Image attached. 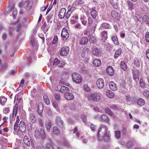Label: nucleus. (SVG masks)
Instances as JSON below:
<instances>
[{
	"instance_id": "f257e3e1",
	"label": "nucleus",
	"mask_w": 149,
	"mask_h": 149,
	"mask_svg": "<svg viewBox=\"0 0 149 149\" xmlns=\"http://www.w3.org/2000/svg\"><path fill=\"white\" fill-rule=\"evenodd\" d=\"M108 128L105 125L101 124L97 133V136L100 140H103L108 142L110 140V131L108 130Z\"/></svg>"
},
{
	"instance_id": "f03ea898",
	"label": "nucleus",
	"mask_w": 149,
	"mask_h": 149,
	"mask_svg": "<svg viewBox=\"0 0 149 149\" xmlns=\"http://www.w3.org/2000/svg\"><path fill=\"white\" fill-rule=\"evenodd\" d=\"M72 77L73 81L76 83H80L82 80L81 76L77 73H73L72 74Z\"/></svg>"
},
{
	"instance_id": "7ed1b4c3",
	"label": "nucleus",
	"mask_w": 149,
	"mask_h": 149,
	"mask_svg": "<svg viewBox=\"0 0 149 149\" xmlns=\"http://www.w3.org/2000/svg\"><path fill=\"white\" fill-rule=\"evenodd\" d=\"M88 100H91L95 102H97L100 99V95L97 93H95L91 94L88 98Z\"/></svg>"
},
{
	"instance_id": "20e7f679",
	"label": "nucleus",
	"mask_w": 149,
	"mask_h": 149,
	"mask_svg": "<svg viewBox=\"0 0 149 149\" xmlns=\"http://www.w3.org/2000/svg\"><path fill=\"white\" fill-rule=\"evenodd\" d=\"M61 36L63 40H66L69 37V34L66 28H64L62 29Z\"/></svg>"
},
{
	"instance_id": "39448f33",
	"label": "nucleus",
	"mask_w": 149,
	"mask_h": 149,
	"mask_svg": "<svg viewBox=\"0 0 149 149\" xmlns=\"http://www.w3.org/2000/svg\"><path fill=\"white\" fill-rule=\"evenodd\" d=\"M57 88V89L55 88L56 90L61 93L67 92L70 90V88L68 87L64 86H61L60 85H58Z\"/></svg>"
},
{
	"instance_id": "423d86ee",
	"label": "nucleus",
	"mask_w": 149,
	"mask_h": 149,
	"mask_svg": "<svg viewBox=\"0 0 149 149\" xmlns=\"http://www.w3.org/2000/svg\"><path fill=\"white\" fill-rule=\"evenodd\" d=\"M23 141L24 143H25L27 146H30V145L31 143V145L33 144V139H31L30 140L28 137V136H26V135H25L24 136L23 138Z\"/></svg>"
},
{
	"instance_id": "0eeeda50",
	"label": "nucleus",
	"mask_w": 149,
	"mask_h": 149,
	"mask_svg": "<svg viewBox=\"0 0 149 149\" xmlns=\"http://www.w3.org/2000/svg\"><path fill=\"white\" fill-rule=\"evenodd\" d=\"M69 52V48L68 47H63L60 52V55L63 56H66Z\"/></svg>"
},
{
	"instance_id": "6e6552de",
	"label": "nucleus",
	"mask_w": 149,
	"mask_h": 149,
	"mask_svg": "<svg viewBox=\"0 0 149 149\" xmlns=\"http://www.w3.org/2000/svg\"><path fill=\"white\" fill-rule=\"evenodd\" d=\"M0 68L1 70H6L8 66V64L3 60L0 59Z\"/></svg>"
},
{
	"instance_id": "1a4fd4ad",
	"label": "nucleus",
	"mask_w": 149,
	"mask_h": 149,
	"mask_svg": "<svg viewBox=\"0 0 149 149\" xmlns=\"http://www.w3.org/2000/svg\"><path fill=\"white\" fill-rule=\"evenodd\" d=\"M56 124L58 125L61 128H63L64 126V124L63 120L59 117H57L56 120Z\"/></svg>"
},
{
	"instance_id": "9d476101",
	"label": "nucleus",
	"mask_w": 149,
	"mask_h": 149,
	"mask_svg": "<svg viewBox=\"0 0 149 149\" xmlns=\"http://www.w3.org/2000/svg\"><path fill=\"white\" fill-rule=\"evenodd\" d=\"M96 84L98 88H102L104 86V80L102 78H99L97 80Z\"/></svg>"
},
{
	"instance_id": "9b49d317",
	"label": "nucleus",
	"mask_w": 149,
	"mask_h": 149,
	"mask_svg": "<svg viewBox=\"0 0 149 149\" xmlns=\"http://www.w3.org/2000/svg\"><path fill=\"white\" fill-rule=\"evenodd\" d=\"M64 97L67 100H72L74 98V96L73 94L71 93L66 92L64 95Z\"/></svg>"
},
{
	"instance_id": "f8f14e48",
	"label": "nucleus",
	"mask_w": 149,
	"mask_h": 149,
	"mask_svg": "<svg viewBox=\"0 0 149 149\" xmlns=\"http://www.w3.org/2000/svg\"><path fill=\"white\" fill-rule=\"evenodd\" d=\"M66 12V9L64 8H62L60 10L58 16L60 19L64 18L65 16Z\"/></svg>"
},
{
	"instance_id": "ddd939ff",
	"label": "nucleus",
	"mask_w": 149,
	"mask_h": 149,
	"mask_svg": "<svg viewBox=\"0 0 149 149\" xmlns=\"http://www.w3.org/2000/svg\"><path fill=\"white\" fill-rule=\"evenodd\" d=\"M26 125L24 122L21 121L19 125V129L22 132H24L26 130Z\"/></svg>"
},
{
	"instance_id": "4468645a",
	"label": "nucleus",
	"mask_w": 149,
	"mask_h": 149,
	"mask_svg": "<svg viewBox=\"0 0 149 149\" xmlns=\"http://www.w3.org/2000/svg\"><path fill=\"white\" fill-rule=\"evenodd\" d=\"M100 120L101 122H102L103 121H104L107 123H108V124H109V121L110 120L108 116L106 114H102L100 116Z\"/></svg>"
},
{
	"instance_id": "2eb2a0df",
	"label": "nucleus",
	"mask_w": 149,
	"mask_h": 149,
	"mask_svg": "<svg viewBox=\"0 0 149 149\" xmlns=\"http://www.w3.org/2000/svg\"><path fill=\"white\" fill-rule=\"evenodd\" d=\"M132 72L133 74V79L134 81H136L137 79H139L138 76L139 74V70H132Z\"/></svg>"
},
{
	"instance_id": "dca6fc26",
	"label": "nucleus",
	"mask_w": 149,
	"mask_h": 149,
	"mask_svg": "<svg viewBox=\"0 0 149 149\" xmlns=\"http://www.w3.org/2000/svg\"><path fill=\"white\" fill-rule=\"evenodd\" d=\"M45 124V126L47 131L48 132H49L50 128H51L52 126L53 125L52 121L51 120H49L47 121Z\"/></svg>"
},
{
	"instance_id": "f3484780",
	"label": "nucleus",
	"mask_w": 149,
	"mask_h": 149,
	"mask_svg": "<svg viewBox=\"0 0 149 149\" xmlns=\"http://www.w3.org/2000/svg\"><path fill=\"white\" fill-rule=\"evenodd\" d=\"M109 87L113 91H116L117 89V87L116 84L113 82L111 81L109 84Z\"/></svg>"
},
{
	"instance_id": "a211bd4d",
	"label": "nucleus",
	"mask_w": 149,
	"mask_h": 149,
	"mask_svg": "<svg viewBox=\"0 0 149 149\" xmlns=\"http://www.w3.org/2000/svg\"><path fill=\"white\" fill-rule=\"evenodd\" d=\"M29 119L30 121L33 123H34L36 122V119L33 112H30Z\"/></svg>"
},
{
	"instance_id": "6ab92c4d",
	"label": "nucleus",
	"mask_w": 149,
	"mask_h": 149,
	"mask_svg": "<svg viewBox=\"0 0 149 149\" xmlns=\"http://www.w3.org/2000/svg\"><path fill=\"white\" fill-rule=\"evenodd\" d=\"M88 41V38L87 37H84L81 38L79 43L81 45H84L86 44L87 43Z\"/></svg>"
},
{
	"instance_id": "aec40b11",
	"label": "nucleus",
	"mask_w": 149,
	"mask_h": 149,
	"mask_svg": "<svg viewBox=\"0 0 149 149\" xmlns=\"http://www.w3.org/2000/svg\"><path fill=\"white\" fill-rule=\"evenodd\" d=\"M110 3L113 6L115 9H117L118 8V0H109Z\"/></svg>"
},
{
	"instance_id": "412c9836",
	"label": "nucleus",
	"mask_w": 149,
	"mask_h": 149,
	"mask_svg": "<svg viewBox=\"0 0 149 149\" xmlns=\"http://www.w3.org/2000/svg\"><path fill=\"white\" fill-rule=\"evenodd\" d=\"M122 52V49L121 48H119L115 52L114 58L115 59L117 58L121 54Z\"/></svg>"
},
{
	"instance_id": "4be33fe9",
	"label": "nucleus",
	"mask_w": 149,
	"mask_h": 149,
	"mask_svg": "<svg viewBox=\"0 0 149 149\" xmlns=\"http://www.w3.org/2000/svg\"><path fill=\"white\" fill-rule=\"evenodd\" d=\"M107 71L108 74L110 76H112L114 74V70L111 66L108 67L107 69Z\"/></svg>"
},
{
	"instance_id": "5701e85b",
	"label": "nucleus",
	"mask_w": 149,
	"mask_h": 149,
	"mask_svg": "<svg viewBox=\"0 0 149 149\" xmlns=\"http://www.w3.org/2000/svg\"><path fill=\"white\" fill-rule=\"evenodd\" d=\"M101 34L102 35V40H103V41H105L107 40L108 38L107 31H104L102 32Z\"/></svg>"
},
{
	"instance_id": "b1692460",
	"label": "nucleus",
	"mask_w": 149,
	"mask_h": 149,
	"mask_svg": "<svg viewBox=\"0 0 149 149\" xmlns=\"http://www.w3.org/2000/svg\"><path fill=\"white\" fill-rule=\"evenodd\" d=\"M18 107L17 105L16 104L15 107L13 108V112L12 113V118H13L14 115L15 116L17 115L18 110Z\"/></svg>"
},
{
	"instance_id": "393cba45",
	"label": "nucleus",
	"mask_w": 149,
	"mask_h": 149,
	"mask_svg": "<svg viewBox=\"0 0 149 149\" xmlns=\"http://www.w3.org/2000/svg\"><path fill=\"white\" fill-rule=\"evenodd\" d=\"M93 66L96 67L100 66L101 64V61L99 59H95L93 62Z\"/></svg>"
},
{
	"instance_id": "a878e982",
	"label": "nucleus",
	"mask_w": 149,
	"mask_h": 149,
	"mask_svg": "<svg viewBox=\"0 0 149 149\" xmlns=\"http://www.w3.org/2000/svg\"><path fill=\"white\" fill-rule=\"evenodd\" d=\"M91 16L93 18L95 19L96 18L97 16V12L95 10V7H93L92 8V10L91 12Z\"/></svg>"
},
{
	"instance_id": "bb28decb",
	"label": "nucleus",
	"mask_w": 149,
	"mask_h": 149,
	"mask_svg": "<svg viewBox=\"0 0 149 149\" xmlns=\"http://www.w3.org/2000/svg\"><path fill=\"white\" fill-rule=\"evenodd\" d=\"M40 137L42 139H45L46 138V135L44 130L43 128H41L40 130Z\"/></svg>"
},
{
	"instance_id": "cd10ccee",
	"label": "nucleus",
	"mask_w": 149,
	"mask_h": 149,
	"mask_svg": "<svg viewBox=\"0 0 149 149\" xmlns=\"http://www.w3.org/2000/svg\"><path fill=\"white\" fill-rule=\"evenodd\" d=\"M133 62L137 68H139L140 66V59L136 58H135L133 60Z\"/></svg>"
},
{
	"instance_id": "c85d7f7f",
	"label": "nucleus",
	"mask_w": 149,
	"mask_h": 149,
	"mask_svg": "<svg viewBox=\"0 0 149 149\" xmlns=\"http://www.w3.org/2000/svg\"><path fill=\"white\" fill-rule=\"evenodd\" d=\"M137 103L139 106H143L145 104V101L144 99L139 98L137 100Z\"/></svg>"
},
{
	"instance_id": "c756f323",
	"label": "nucleus",
	"mask_w": 149,
	"mask_h": 149,
	"mask_svg": "<svg viewBox=\"0 0 149 149\" xmlns=\"http://www.w3.org/2000/svg\"><path fill=\"white\" fill-rule=\"evenodd\" d=\"M106 95L108 97L111 98H113L114 96L113 93L110 90H108L107 91Z\"/></svg>"
},
{
	"instance_id": "7c9ffc66",
	"label": "nucleus",
	"mask_w": 149,
	"mask_h": 149,
	"mask_svg": "<svg viewBox=\"0 0 149 149\" xmlns=\"http://www.w3.org/2000/svg\"><path fill=\"white\" fill-rule=\"evenodd\" d=\"M92 53L93 55L95 56H97L99 54V51L98 49L95 47L93 48L92 51Z\"/></svg>"
},
{
	"instance_id": "2f4dec72",
	"label": "nucleus",
	"mask_w": 149,
	"mask_h": 149,
	"mask_svg": "<svg viewBox=\"0 0 149 149\" xmlns=\"http://www.w3.org/2000/svg\"><path fill=\"white\" fill-rule=\"evenodd\" d=\"M127 2L128 3V9L130 10H132L134 9V3L132 2L128 1Z\"/></svg>"
},
{
	"instance_id": "473e14b6",
	"label": "nucleus",
	"mask_w": 149,
	"mask_h": 149,
	"mask_svg": "<svg viewBox=\"0 0 149 149\" xmlns=\"http://www.w3.org/2000/svg\"><path fill=\"white\" fill-rule=\"evenodd\" d=\"M7 99L3 96L0 97V103L2 105H4L5 103L6 102Z\"/></svg>"
},
{
	"instance_id": "72a5a7b5",
	"label": "nucleus",
	"mask_w": 149,
	"mask_h": 149,
	"mask_svg": "<svg viewBox=\"0 0 149 149\" xmlns=\"http://www.w3.org/2000/svg\"><path fill=\"white\" fill-rule=\"evenodd\" d=\"M34 136L38 139L40 138V131L38 128H36L34 131Z\"/></svg>"
},
{
	"instance_id": "f704fd0d",
	"label": "nucleus",
	"mask_w": 149,
	"mask_h": 149,
	"mask_svg": "<svg viewBox=\"0 0 149 149\" xmlns=\"http://www.w3.org/2000/svg\"><path fill=\"white\" fill-rule=\"evenodd\" d=\"M43 99L44 101L47 105H49V104L50 102L49 99L48 97L46 95H44L43 96Z\"/></svg>"
},
{
	"instance_id": "c9c22d12",
	"label": "nucleus",
	"mask_w": 149,
	"mask_h": 149,
	"mask_svg": "<svg viewBox=\"0 0 149 149\" xmlns=\"http://www.w3.org/2000/svg\"><path fill=\"white\" fill-rule=\"evenodd\" d=\"M139 85L142 88H145L146 86V84L144 80L142 78H141L140 79L139 81Z\"/></svg>"
},
{
	"instance_id": "e433bc0d",
	"label": "nucleus",
	"mask_w": 149,
	"mask_h": 149,
	"mask_svg": "<svg viewBox=\"0 0 149 149\" xmlns=\"http://www.w3.org/2000/svg\"><path fill=\"white\" fill-rule=\"evenodd\" d=\"M109 27V24L106 23H103L101 25L100 29H108Z\"/></svg>"
},
{
	"instance_id": "4c0bfd02",
	"label": "nucleus",
	"mask_w": 149,
	"mask_h": 149,
	"mask_svg": "<svg viewBox=\"0 0 149 149\" xmlns=\"http://www.w3.org/2000/svg\"><path fill=\"white\" fill-rule=\"evenodd\" d=\"M53 133L56 134H58L60 133V130L57 127L54 126L53 128Z\"/></svg>"
},
{
	"instance_id": "58836bf2",
	"label": "nucleus",
	"mask_w": 149,
	"mask_h": 149,
	"mask_svg": "<svg viewBox=\"0 0 149 149\" xmlns=\"http://www.w3.org/2000/svg\"><path fill=\"white\" fill-rule=\"evenodd\" d=\"M111 15L113 18L116 19L118 16V14L116 11L112 10L111 12Z\"/></svg>"
},
{
	"instance_id": "ea45409f",
	"label": "nucleus",
	"mask_w": 149,
	"mask_h": 149,
	"mask_svg": "<svg viewBox=\"0 0 149 149\" xmlns=\"http://www.w3.org/2000/svg\"><path fill=\"white\" fill-rule=\"evenodd\" d=\"M47 149H54L53 147V143L51 142L48 143L46 145Z\"/></svg>"
},
{
	"instance_id": "a19ab883",
	"label": "nucleus",
	"mask_w": 149,
	"mask_h": 149,
	"mask_svg": "<svg viewBox=\"0 0 149 149\" xmlns=\"http://www.w3.org/2000/svg\"><path fill=\"white\" fill-rule=\"evenodd\" d=\"M120 67L124 71L126 70L127 68V66L126 64L125 63V62L123 61L121 62Z\"/></svg>"
},
{
	"instance_id": "79ce46f5",
	"label": "nucleus",
	"mask_w": 149,
	"mask_h": 149,
	"mask_svg": "<svg viewBox=\"0 0 149 149\" xmlns=\"http://www.w3.org/2000/svg\"><path fill=\"white\" fill-rule=\"evenodd\" d=\"M112 40L113 43L116 45H118L119 44L118 39L116 36H115L112 37Z\"/></svg>"
},
{
	"instance_id": "37998d69",
	"label": "nucleus",
	"mask_w": 149,
	"mask_h": 149,
	"mask_svg": "<svg viewBox=\"0 0 149 149\" xmlns=\"http://www.w3.org/2000/svg\"><path fill=\"white\" fill-rule=\"evenodd\" d=\"M62 144L66 147H69L71 146L69 141L67 140H64Z\"/></svg>"
},
{
	"instance_id": "c03bdc74",
	"label": "nucleus",
	"mask_w": 149,
	"mask_h": 149,
	"mask_svg": "<svg viewBox=\"0 0 149 149\" xmlns=\"http://www.w3.org/2000/svg\"><path fill=\"white\" fill-rule=\"evenodd\" d=\"M142 94L146 97L149 99V91L148 90H144Z\"/></svg>"
},
{
	"instance_id": "a18cd8bd",
	"label": "nucleus",
	"mask_w": 149,
	"mask_h": 149,
	"mask_svg": "<svg viewBox=\"0 0 149 149\" xmlns=\"http://www.w3.org/2000/svg\"><path fill=\"white\" fill-rule=\"evenodd\" d=\"M115 136L118 139H119L121 136V132L120 131L118 130L115 131Z\"/></svg>"
},
{
	"instance_id": "49530a36",
	"label": "nucleus",
	"mask_w": 149,
	"mask_h": 149,
	"mask_svg": "<svg viewBox=\"0 0 149 149\" xmlns=\"http://www.w3.org/2000/svg\"><path fill=\"white\" fill-rule=\"evenodd\" d=\"M143 20L148 25H149V18L146 15L143 16L142 18Z\"/></svg>"
},
{
	"instance_id": "de8ad7c7",
	"label": "nucleus",
	"mask_w": 149,
	"mask_h": 149,
	"mask_svg": "<svg viewBox=\"0 0 149 149\" xmlns=\"http://www.w3.org/2000/svg\"><path fill=\"white\" fill-rule=\"evenodd\" d=\"M27 128H28V130L29 132H31L32 130L31 124L29 122H27L26 123Z\"/></svg>"
},
{
	"instance_id": "09e8293b",
	"label": "nucleus",
	"mask_w": 149,
	"mask_h": 149,
	"mask_svg": "<svg viewBox=\"0 0 149 149\" xmlns=\"http://www.w3.org/2000/svg\"><path fill=\"white\" fill-rule=\"evenodd\" d=\"M134 142L133 141H128L126 145V146L127 148H130L133 145Z\"/></svg>"
},
{
	"instance_id": "8fccbe9b",
	"label": "nucleus",
	"mask_w": 149,
	"mask_h": 149,
	"mask_svg": "<svg viewBox=\"0 0 149 149\" xmlns=\"http://www.w3.org/2000/svg\"><path fill=\"white\" fill-rule=\"evenodd\" d=\"M30 1L29 0H27L24 1L23 4V6L24 8L27 9Z\"/></svg>"
},
{
	"instance_id": "3c124183",
	"label": "nucleus",
	"mask_w": 149,
	"mask_h": 149,
	"mask_svg": "<svg viewBox=\"0 0 149 149\" xmlns=\"http://www.w3.org/2000/svg\"><path fill=\"white\" fill-rule=\"evenodd\" d=\"M105 112L108 113V114L112 116L113 114V112L111 111V110L108 108H106L105 109Z\"/></svg>"
},
{
	"instance_id": "603ef678",
	"label": "nucleus",
	"mask_w": 149,
	"mask_h": 149,
	"mask_svg": "<svg viewBox=\"0 0 149 149\" xmlns=\"http://www.w3.org/2000/svg\"><path fill=\"white\" fill-rule=\"evenodd\" d=\"M55 99L57 100H59L61 99L60 95L59 93H55L54 94Z\"/></svg>"
},
{
	"instance_id": "864d4df0",
	"label": "nucleus",
	"mask_w": 149,
	"mask_h": 149,
	"mask_svg": "<svg viewBox=\"0 0 149 149\" xmlns=\"http://www.w3.org/2000/svg\"><path fill=\"white\" fill-rule=\"evenodd\" d=\"M44 107L42 103L40 102L38 103V110H43Z\"/></svg>"
},
{
	"instance_id": "5fc2aeb1",
	"label": "nucleus",
	"mask_w": 149,
	"mask_h": 149,
	"mask_svg": "<svg viewBox=\"0 0 149 149\" xmlns=\"http://www.w3.org/2000/svg\"><path fill=\"white\" fill-rule=\"evenodd\" d=\"M46 112L49 116H51L52 113L50 108L49 107H47L46 108Z\"/></svg>"
},
{
	"instance_id": "6e6d98bb",
	"label": "nucleus",
	"mask_w": 149,
	"mask_h": 149,
	"mask_svg": "<svg viewBox=\"0 0 149 149\" xmlns=\"http://www.w3.org/2000/svg\"><path fill=\"white\" fill-rule=\"evenodd\" d=\"M60 60L58 58H56L54 60L53 65H58L60 63Z\"/></svg>"
},
{
	"instance_id": "4d7b16f0",
	"label": "nucleus",
	"mask_w": 149,
	"mask_h": 149,
	"mask_svg": "<svg viewBox=\"0 0 149 149\" xmlns=\"http://www.w3.org/2000/svg\"><path fill=\"white\" fill-rule=\"evenodd\" d=\"M71 13V10L70 9H69L67 12L66 14L65 15V18L67 19H68L70 16V15Z\"/></svg>"
},
{
	"instance_id": "13d9d810",
	"label": "nucleus",
	"mask_w": 149,
	"mask_h": 149,
	"mask_svg": "<svg viewBox=\"0 0 149 149\" xmlns=\"http://www.w3.org/2000/svg\"><path fill=\"white\" fill-rule=\"evenodd\" d=\"M52 105L56 109V110H58V104L56 102H53L52 103Z\"/></svg>"
},
{
	"instance_id": "bf43d9fd",
	"label": "nucleus",
	"mask_w": 149,
	"mask_h": 149,
	"mask_svg": "<svg viewBox=\"0 0 149 149\" xmlns=\"http://www.w3.org/2000/svg\"><path fill=\"white\" fill-rule=\"evenodd\" d=\"M96 25L94 24L93 25V26L91 29V32L94 33L95 31V29L96 28Z\"/></svg>"
},
{
	"instance_id": "052dcab7",
	"label": "nucleus",
	"mask_w": 149,
	"mask_h": 149,
	"mask_svg": "<svg viewBox=\"0 0 149 149\" xmlns=\"http://www.w3.org/2000/svg\"><path fill=\"white\" fill-rule=\"evenodd\" d=\"M84 89L85 91L88 92L90 91V88L87 85H85L84 86Z\"/></svg>"
},
{
	"instance_id": "680f3d73",
	"label": "nucleus",
	"mask_w": 149,
	"mask_h": 149,
	"mask_svg": "<svg viewBox=\"0 0 149 149\" xmlns=\"http://www.w3.org/2000/svg\"><path fill=\"white\" fill-rule=\"evenodd\" d=\"M3 111L4 113L5 114L7 113L10 111L9 108L8 107L5 108H4Z\"/></svg>"
},
{
	"instance_id": "e2e57ef3",
	"label": "nucleus",
	"mask_w": 149,
	"mask_h": 149,
	"mask_svg": "<svg viewBox=\"0 0 149 149\" xmlns=\"http://www.w3.org/2000/svg\"><path fill=\"white\" fill-rule=\"evenodd\" d=\"M57 36H54V39L53 40L52 43L53 44H55L57 41Z\"/></svg>"
},
{
	"instance_id": "0e129e2a",
	"label": "nucleus",
	"mask_w": 149,
	"mask_h": 149,
	"mask_svg": "<svg viewBox=\"0 0 149 149\" xmlns=\"http://www.w3.org/2000/svg\"><path fill=\"white\" fill-rule=\"evenodd\" d=\"M36 90L34 88L33 89V90L31 91V95L32 97H34V94H36Z\"/></svg>"
},
{
	"instance_id": "69168bd1",
	"label": "nucleus",
	"mask_w": 149,
	"mask_h": 149,
	"mask_svg": "<svg viewBox=\"0 0 149 149\" xmlns=\"http://www.w3.org/2000/svg\"><path fill=\"white\" fill-rule=\"evenodd\" d=\"M145 37L146 41L149 42V32H147L146 33Z\"/></svg>"
},
{
	"instance_id": "338daca9",
	"label": "nucleus",
	"mask_w": 149,
	"mask_h": 149,
	"mask_svg": "<svg viewBox=\"0 0 149 149\" xmlns=\"http://www.w3.org/2000/svg\"><path fill=\"white\" fill-rule=\"evenodd\" d=\"M9 35L10 36H11L13 35L12 32L14 31V29L12 28H9Z\"/></svg>"
},
{
	"instance_id": "774afa93",
	"label": "nucleus",
	"mask_w": 149,
	"mask_h": 149,
	"mask_svg": "<svg viewBox=\"0 0 149 149\" xmlns=\"http://www.w3.org/2000/svg\"><path fill=\"white\" fill-rule=\"evenodd\" d=\"M125 98L126 101L127 102H130L131 100V97L129 95H127Z\"/></svg>"
}]
</instances>
